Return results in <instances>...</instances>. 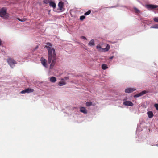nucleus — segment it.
<instances>
[{
  "instance_id": "nucleus-31",
  "label": "nucleus",
  "mask_w": 158,
  "mask_h": 158,
  "mask_svg": "<svg viewBox=\"0 0 158 158\" xmlns=\"http://www.w3.org/2000/svg\"><path fill=\"white\" fill-rule=\"evenodd\" d=\"M64 79L65 80H67L69 79V78L68 77H65L64 78Z\"/></svg>"
},
{
  "instance_id": "nucleus-16",
  "label": "nucleus",
  "mask_w": 158,
  "mask_h": 158,
  "mask_svg": "<svg viewBox=\"0 0 158 158\" xmlns=\"http://www.w3.org/2000/svg\"><path fill=\"white\" fill-rule=\"evenodd\" d=\"M26 89V92L27 93H30L31 92H33L34 91V90L33 89H30V88H27Z\"/></svg>"
},
{
  "instance_id": "nucleus-6",
  "label": "nucleus",
  "mask_w": 158,
  "mask_h": 158,
  "mask_svg": "<svg viewBox=\"0 0 158 158\" xmlns=\"http://www.w3.org/2000/svg\"><path fill=\"white\" fill-rule=\"evenodd\" d=\"M40 61L41 62V63L46 68L47 67V65L46 63V60L44 58L41 57L40 59Z\"/></svg>"
},
{
  "instance_id": "nucleus-2",
  "label": "nucleus",
  "mask_w": 158,
  "mask_h": 158,
  "mask_svg": "<svg viewBox=\"0 0 158 158\" xmlns=\"http://www.w3.org/2000/svg\"><path fill=\"white\" fill-rule=\"evenodd\" d=\"M7 9L3 7L0 9V16L5 19H7L9 16V14L7 12Z\"/></svg>"
},
{
  "instance_id": "nucleus-1",
  "label": "nucleus",
  "mask_w": 158,
  "mask_h": 158,
  "mask_svg": "<svg viewBox=\"0 0 158 158\" xmlns=\"http://www.w3.org/2000/svg\"><path fill=\"white\" fill-rule=\"evenodd\" d=\"M47 45L45 46L48 52V62L50 64V68L52 69L55 65L56 61V56L55 49L52 48V44L49 42L46 43Z\"/></svg>"
},
{
  "instance_id": "nucleus-32",
  "label": "nucleus",
  "mask_w": 158,
  "mask_h": 158,
  "mask_svg": "<svg viewBox=\"0 0 158 158\" xmlns=\"http://www.w3.org/2000/svg\"><path fill=\"white\" fill-rule=\"evenodd\" d=\"M2 44V41L1 39H0V46Z\"/></svg>"
},
{
  "instance_id": "nucleus-30",
  "label": "nucleus",
  "mask_w": 158,
  "mask_h": 158,
  "mask_svg": "<svg viewBox=\"0 0 158 158\" xmlns=\"http://www.w3.org/2000/svg\"><path fill=\"white\" fill-rule=\"evenodd\" d=\"M81 38L82 39H84V40H86V38L85 37V36H82L81 37Z\"/></svg>"
},
{
  "instance_id": "nucleus-19",
  "label": "nucleus",
  "mask_w": 158,
  "mask_h": 158,
  "mask_svg": "<svg viewBox=\"0 0 158 158\" xmlns=\"http://www.w3.org/2000/svg\"><path fill=\"white\" fill-rule=\"evenodd\" d=\"M110 49V46L108 44L107 45L106 47L104 49H103L105 51H108Z\"/></svg>"
},
{
  "instance_id": "nucleus-15",
  "label": "nucleus",
  "mask_w": 158,
  "mask_h": 158,
  "mask_svg": "<svg viewBox=\"0 0 158 158\" xmlns=\"http://www.w3.org/2000/svg\"><path fill=\"white\" fill-rule=\"evenodd\" d=\"M88 44L90 46H93L94 45V40H92Z\"/></svg>"
},
{
  "instance_id": "nucleus-18",
  "label": "nucleus",
  "mask_w": 158,
  "mask_h": 158,
  "mask_svg": "<svg viewBox=\"0 0 158 158\" xmlns=\"http://www.w3.org/2000/svg\"><path fill=\"white\" fill-rule=\"evenodd\" d=\"M86 106H90L92 105V102H87L86 103Z\"/></svg>"
},
{
  "instance_id": "nucleus-29",
  "label": "nucleus",
  "mask_w": 158,
  "mask_h": 158,
  "mask_svg": "<svg viewBox=\"0 0 158 158\" xmlns=\"http://www.w3.org/2000/svg\"><path fill=\"white\" fill-rule=\"evenodd\" d=\"M18 20L19 21H21V22H22V21H25V20H24V19H23V20H21L20 19H19V18H18Z\"/></svg>"
},
{
  "instance_id": "nucleus-8",
  "label": "nucleus",
  "mask_w": 158,
  "mask_h": 158,
  "mask_svg": "<svg viewBox=\"0 0 158 158\" xmlns=\"http://www.w3.org/2000/svg\"><path fill=\"white\" fill-rule=\"evenodd\" d=\"M136 90V89L133 88H128L125 90V92L127 93H131Z\"/></svg>"
},
{
  "instance_id": "nucleus-11",
  "label": "nucleus",
  "mask_w": 158,
  "mask_h": 158,
  "mask_svg": "<svg viewBox=\"0 0 158 158\" xmlns=\"http://www.w3.org/2000/svg\"><path fill=\"white\" fill-rule=\"evenodd\" d=\"M49 6L55 9L56 7V3L53 2L51 1L49 2Z\"/></svg>"
},
{
  "instance_id": "nucleus-25",
  "label": "nucleus",
  "mask_w": 158,
  "mask_h": 158,
  "mask_svg": "<svg viewBox=\"0 0 158 158\" xmlns=\"http://www.w3.org/2000/svg\"><path fill=\"white\" fill-rule=\"evenodd\" d=\"M134 10H135V12L137 13H139L140 12L139 10L136 8H134Z\"/></svg>"
},
{
  "instance_id": "nucleus-27",
  "label": "nucleus",
  "mask_w": 158,
  "mask_h": 158,
  "mask_svg": "<svg viewBox=\"0 0 158 158\" xmlns=\"http://www.w3.org/2000/svg\"><path fill=\"white\" fill-rule=\"evenodd\" d=\"M26 93V89L23 90L21 92V94H24Z\"/></svg>"
},
{
  "instance_id": "nucleus-24",
  "label": "nucleus",
  "mask_w": 158,
  "mask_h": 158,
  "mask_svg": "<svg viewBox=\"0 0 158 158\" xmlns=\"http://www.w3.org/2000/svg\"><path fill=\"white\" fill-rule=\"evenodd\" d=\"M85 17L84 15L81 16H80V19L81 20H82L85 18Z\"/></svg>"
},
{
  "instance_id": "nucleus-3",
  "label": "nucleus",
  "mask_w": 158,
  "mask_h": 158,
  "mask_svg": "<svg viewBox=\"0 0 158 158\" xmlns=\"http://www.w3.org/2000/svg\"><path fill=\"white\" fill-rule=\"evenodd\" d=\"M7 62L12 68H13L15 66L14 64L17 63L16 62L13 58L10 57L7 59Z\"/></svg>"
},
{
  "instance_id": "nucleus-10",
  "label": "nucleus",
  "mask_w": 158,
  "mask_h": 158,
  "mask_svg": "<svg viewBox=\"0 0 158 158\" xmlns=\"http://www.w3.org/2000/svg\"><path fill=\"white\" fill-rule=\"evenodd\" d=\"M63 6H64V3L63 2L61 1V2H60L58 4V6L60 9V10H62Z\"/></svg>"
},
{
  "instance_id": "nucleus-21",
  "label": "nucleus",
  "mask_w": 158,
  "mask_h": 158,
  "mask_svg": "<svg viewBox=\"0 0 158 158\" xmlns=\"http://www.w3.org/2000/svg\"><path fill=\"white\" fill-rule=\"evenodd\" d=\"M91 12V10H89L87 12H86L85 13V14H84V15H89V14H90Z\"/></svg>"
},
{
  "instance_id": "nucleus-20",
  "label": "nucleus",
  "mask_w": 158,
  "mask_h": 158,
  "mask_svg": "<svg viewBox=\"0 0 158 158\" xmlns=\"http://www.w3.org/2000/svg\"><path fill=\"white\" fill-rule=\"evenodd\" d=\"M151 28L158 29V24H155L152 26H151Z\"/></svg>"
},
{
  "instance_id": "nucleus-26",
  "label": "nucleus",
  "mask_w": 158,
  "mask_h": 158,
  "mask_svg": "<svg viewBox=\"0 0 158 158\" xmlns=\"http://www.w3.org/2000/svg\"><path fill=\"white\" fill-rule=\"evenodd\" d=\"M154 106L156 108V109L157 110H158V104H154Z\"/></svg>"
},
{
  "instance_id": "nucleus-5",
  "label": "nucleus",
  "mask_w": 158,
  "mask_h": 158,
  "mask_svg": "<svg viewBox=\"0 0 158 158\" xmlns=\"http://www.w3.org/2000/svg\"><path fill=\"white\" fill-rule=\"evenodd\" d=\"M123 104L127 106H132L133 105L132 102L129 101H124L123 102Z\"/></svg>"
},
{
  "instance_id": "nucleus-9",
  "label": "nucleus",
  "mask_w": 158,
  "mask_h": 158,
  "mask_svg": "<svg viewBox=\"0 0 158 158\" xmlns=\"http://www.w3.org/2000/svg\"><path fill=\"white\" fill-rule=\"evenodd\" d=\"M80 112L85 114L87 113V110L84 107H81L80 108Z\"/></svg>"
},
{
  "instance_id": "nucleus-14",
  "label": "nucleus",
  "mask_w": 158,
  "mask_h": 158,
  "mask_svg": "<svg viewBox=\"0 0 158 158\" xmlns=\"http://www.w3.org/2000/svg\"><path fill=\"white\" fill-rule=\"evenodd\" d=\"M147 114L148 117L150 118H152L153 116V113L152 111H148L147 112Z\"/></svg>"
},
{
  "instance_id": "nucleus-23",
  "label": "nucleus",
  "mask_w": 158,
  "mask_h": 158,
  "mask_svg": "<svg viewBox=\"0 0 158 158\" xmlns=\"http://www.w3.org/2000/svg\"><path fill=\"white\" fill-rule=\"evenodd\" d=\"M43 2L45 4L49 3L50 2L48 0H44Z\"/></svg>"
},
{
  "instance_id": "nucleus-28",
  "label": "nucleus",
  "mask_w": 158,
  "mask_h": 158,
  "mask_svg": "<svg viewBox=\"0 0 158 158\" xmlns=\"http://www.w3.org/2000/svg\"><path fill=\"white\" fill-rule=\"evenodd\" d=\"M97 48L98 49H101V47L100 45H98L97 46Z\"/></svg>"
},
{
  "instance_id": "nucleus-33",
  "label": "nucleus",
  "mask_w": 158,
  "mask_h": 158,
  "mask_svg": "<svg viewBox=\"0 0 158 158\" xmlns=\"http://www.w3.org/2000/svg\"><path fill=\"white\" fill-rule=\"evenodd\" d=\"M113 58V56H112L110 58V59H112Z\"/></svg>"
},
{
  "instance_id": "nucleus-22",
  "label": "nucleus",
  "mask_w": 158,
  "mask_h": 158,
  "mask_svg": "<svg viewBox=\"0 0 158 158\" xmlns=\"http://www.w3.org/2000/svg\"><path fill=\"white\" fill-rule=\"evenodd\" d=\"M154 21L156 22H158V17H155L153 19Z\"/></svg>"
},
{
  "instance_id": "nucleus-7",
  "label": "nucleus",
  "mask_w": 158,
  "mask_h": 158,
  "mask_svg": "<svg viewBox=\"0 0 158 158\" xmlns=\"http://www.w3.org/2000/svg\"><path fill=\"white\" fill-rule=\"evenodd\" d=\"M147 93V92L145 90L143 91H142V92L137 94L135 95H134V97L135 98H137L139 97H140L141 96H142L144 94L146 93Z\"/></svg>"
},
{
  "instance_id": "nucleus-17",
  "label": "nucleus",
  "mask_w": 158,
  "mask_h": 158,
  "mask_svg": "<svg viewBox=\"0 0 158 158\" xmlns=\"http://www.w3.org/2000/svg\"><path fill=\"white\" fill-rule=\"evenodd\" d=\"M102 68L103 69L105 70L107 68V67L106 64H103L102 65Z\"/></svg>"
},
{
  "instance_id": "nucleus-34",
  "label": "nucleus",
  "mask_w": 158,
  "mask_h": 158,
  "mask_svg": "<svg viewBox=\"0 0 158 158\" xmlns=\"http://www.w3.org/2000/svg\"><path fill=\"white\" fill-rule=\"evenodd\" d=\"M38 48V46H37L36 47V48H35V49H37Z\"/></svg>"
},
{
  "instance_id": "nucleus-13",
  "label": "nucleus",
  "mask_w": 158,
  "mask_h": 158,
  "mask_svg": "<svg viewBox=\"0 0 158 158\" xmlns=\"http://www.w3.org/2000/svg\"><path fill=\"white\" fill-rule=\"evenodd\" d=\"M50 81L54 83L56 82V79L55 77H52L50 78Z\"/></svg>"
},
{
  "instance_id": "nucleus-4",
  "label": "nucleus",
  "mask_w": 158,
  "mask_h": 158,
  "mask_svg": "<svg viewBox=\"0 0 158 158\" xmlns=\"http://www.w3.org/2000/svg\"><path fill=\"white\" fill-rule=\"evenodd\" d=\"M146 7L148 9H154L157 8L158 6L156 5L148 4L146 5Z\"/></svg>"
},
{
  "instance_id": "nucleus-12",
  "label": "nucleus",
  "mask_w": 158,
  "mask_h": 158,
  "mask_svg": "<svg viewBox=\"0 0 158 158\" xmlns=\"http://www.w3.org/2000/svg\"><path fill=\"white\" fill-rule=\"evenodd\" d=\"M61 80L62 81H60L58 85L59 86H61L62 85H65L66 84V83L65 82V81L64 80V79H61Z\"/></svg>"
}]
</instances>
